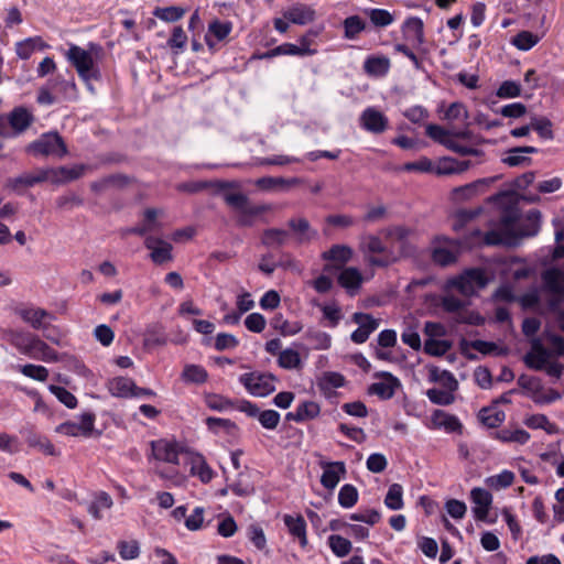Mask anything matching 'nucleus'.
I'll use <instances>...</instances> for the list:
<instances>
[{"label": "nucleus", "instance_id": "1a4fd4ad", "mask_svg": "<svg viewBox=\"0 0 564 564\" xmlns=\"http://www.w3.org/2000/svg\"><path fill=\"white\" fill-rule=\"evenodd\" d=\"M542 280L547 292L552 294L550 308L557 311L564 299V270L551 268L542 273Z\"/></svg>", "mask_w": 564, "mask_h": 564}, {"label": "nucleus", "instance_id": "58836bf2", "mask_svg": "<svg viewBox=\"0 0 564 564\" xmlns=\"http://www.w3.org/2000/svg\"><path fill=\"white\" fill-rule=\"evenodd\" d=\"M524 424L532 430L541 429L550 435L558 433V426L551 423L545 414H532L524 420Z\"/></svg>", "mask_w": 564, "mask_h": 564}, {"label": "nucleus", "instance_id": "cd10ccee", "mask_svg": "<svg viewBox=\"0 0 564 564\" xmlns=\"http://www.w3.org/2000/svg\"><path fill=\"white\" fill-rule=\"evenodd\" d=\"M549 357V350L536 339L532 344V350L524 356V362L530 369L540 371L546 367Z\"/></svg>", "mask_w": 564, "mask_h": 564}, {"label": "nucleus", "instance_id": "338daca9", "mask_svg": "<svg viewBox=\"0 0 564 564\" xmlns=\"http://www.w3.org/2000/svg\"><path fill=\"white\" fill-rule=\"evenodd\" d=\"M338 431L358 444H362L367 440V435L361 427L349 426L346 423H340L338 425Z\"/></svg>", "mask_w": 564, "mask_h": 564}, {"label": "nucleus", "instance_id": "c9c22d12", "mask_svg": "<svg viewBox=\"0 0 564 564\" xmlns=\"http://www.w3.org/2000/svg\"><path fill=\"white\" fill-rule=\"evenodd\" d=\"M25 442L30 447L37 448L40 452L47 456H55L56 449L52 442L44 435L34 431H29L25 436Z\"/></svg>", "mask_w": 564, "mask_h": 564}, {"label": "nucleus", "instance_id": "f03ea898", "mask_svg": "<svg viewBox=\"0 0 564 564\" xmlns=\"http://www.w3.org/2000/svg\"><path fill=\"white\" fill-rule=\"evenodd\" d=\"M11 343L22 355L30 358L43 361L57 360L56 350L31 333H13Z\"/></svg>", "mask_w": 564, "mask_h": 564}, {"label": "nucleus", "instance_id": "b1692460", "mask_svg": "<svg viewBox=\"0 0 564 564\" xmlns=\"http://www.w3.org/2000/svg\"><path fill=\"white\" fill-rule=\"evenodd\" d=\"M541 212L539 209L529 210L523 219L519 220L517 230L518 243L521 238L535 236L541 226Z\"/></svg>", "mask_w": 564, "mask_h": 564}, {"label": "nucleus", "instance_id": "4be33fe9", "mask_svg": "<svg viewBox=\"0 0 564 564\" xmlns=\"http://www.w3.org/2000/svg\"><path fill=\"white\" fill-rule=\"evenodd\" d=\"M191 464V475L196 476L203 484H208L214 478V470L207 464L205 457L199 453L186 451Z\"/></svg>", "mask_w": 564, "mask_h": 564}, {"label": "nucleus", "instance_id": "72a5a7b5", "mask_svg": "<svg viewBox=\"0 0 564 564\" xmlns=\"http://www.w3.org/2000/svg\"><path fill=\"white\" fill-rule=\"evenodd\" d=\"M478 419L485 426L496 429L506 420V413L496 405H490L479 411Z\"/></svg>", "mask_w": 564, "mask_h": 564}, {"label": "nucleus", "instance_id": "49530a36", "mask_svg": "<svg viewBox=\"0 0 564 564\" xmlns=\"http://www.w3.org/2000/svg\"><path fill=\"white\" fill-rule=\"evenodd\" d=\"M531 127L532 130H534L540 138L544 140H553L554 139V132H553V123L550 119L546 117H534L531 120Z\"/></svg>", "mask_w": 564, "mask_h": 564}, {"label": "nucleus", "instance_id": "c85d7f7f", "mask_svg": "<svg viewBox=\"0 0 564 564\" xmlns=\"http://www.w3.org/2000/svg\"><path fill=\"white\" fill-rule=\"evenodd\" d=\"M47 181V172L44 169L36 171L35 173H24L8 181V186L13 191L21 188L32 187L39 183Z\"/></svg>", "mask_w": 564, "mask_h": 564}, {"label": "nucleus", "instance_id": "6e6d98bb", "mask_svg": "<svg viewBox=\"0 0 564 564\" xmlns=\"http://www.w3.org/2000/svg\"><path fill=\"white\" fill-rule=\"evenodd\" d=\"M429 400L437 405H449L455 401V397L451 391L432 388L426 391Z\"/></svg>", "mask_w": 564, "mask_h": 564}, {"label": "nucleus", "instance_id": "9b49d317", "mask_svg": "<svg viewBox=\"0 0 564 564\" xmlns=\"http://www.w3.org/2000/svg\"><path fill=\"white\" fill-rule=\"evenodd\" d=\"M301 43L299 45L292 43H283L272 50H268L261 54H253L254 58H271L279 55H297V56H308L313 55L317 52L315 47H312V41L310 37H301Z\"/></svg>", "mask_w": 564, "mask_h": 564}, {"label": "nucleus", "instance_id": "79ce46f5", "mask_svg": "<svg viewBox=\"0 0 564 564\" xmlns=\"http://www.w3.org/2000/svg\"><path fill=\"white\" fill-rule=\"evenodd\" d=\"M384 505L390 510H400L403 508V488L400 484H392L384 498Z\"/></svg>", "mask_w": 564, "mask_h": 564}, {"label": "nucleus", "instance_id": "aec40b11", "mask_svg": "<svg viewBox=\"0 0 564 564\" xmlns=\"http://www.w3.org/2000/svg\"><path fill=\"white\" fill-rule=\"evenodd\" d=\"M85 170L86 166L83 164L73 167L59 166L44 169V171L47 172V181L56 184L78 180L84 175Z\"/></svg>", "mask_w": 564, "mask_h": 564}, {"label": "nucleus", "instance_id": "f704fd0d", "mask_svg": "<svg viewBox=\"0 0 564 564\" xmlns=\"http://www.w3.org/2000/svg\"><path fill=\"white\" fill-rule=\"evenodd\" d=\"M303 337L315 350H327L332 346V336L319 329L308 328Z\"/></svg>", "mask_w": 564, "mask_h": 564}, {"label": "nucleus", "instance_id": "680f3d73", "mask_svg": "<svg viewBox=\"0 0 564 564\" xmlns=\"http://www.w3.org/2000/svg\"><path fill=\"white\" fill-rule=\"evenodd\" d=\"M520 220V215L518 209L514 208H508L506 209L501 217H500V226L502 227V230L505 231H511L517 232L514 229L516 224H518Z\"/></svg>", "mask_w": 564, "mask_h": 564}, {"label": "nucleus", "instance_id": "5fc2aeb1", "mask_svg": "<svg viewBox=\"0 0 564 564\" xmlns=\"http://www.w3.org/2000/svg\"><path fill=\"white\" fill-rule=\"evenodd\" d=\"M301 422L316 419L321 413V406L314 401H304L296 406Z\"/></svg>", "mask_w": 564, "mask_h": 564}, {"label": "nucleus", "instance_id": "3c124183", "mask_svg": "<svg viewBox=\"0 0 564 564\" xmlns=\"http://www.w3.org/2000/svg\"><path fill=\"white\" fill-rule=\"evenodd\" d=\"M206 405L214 411L223 412L235 406V402L224 395L209 393L205 397Z\"/></svg>", "mask_w": 564, "mask_h": 564}, {"label": "nucleus", "instance_id": "f8f14e48", "mask_svg": "<svg viewBox=\"0 0 564 564\" xmlns=\"http://www.w3.org/2000/svg\"><path fill=\"white\" fill-rule=\"evenodd\" d=\"M360 127L373 134H381L389 128L388 117L375 107H367L359 117Z\"/></svg>", "mask_w": 564, "mask_h": 564}, {"label": "nucleus", "instance_id": "052dcab7", "mask_svg": "<svg viewBox=\"0 0 564 564\" xmlns=\"http://www.w3.org/2000/svg\"><path fill=\"white\" fill-rule=\"evenodd\" d=\"M248 538L251 543L258 549L263 550L267 546V538L261 525L252 523L248 527Z\"/></svg>", "mask_w": 564, "mask_h": 564}, {"label": "nucleus", "instance_id": "a18cd8bd", "mask_svg": "<svg viewBox=\"0 0 564 564\" xmlns=\"http://www.w3.org/2000/svg\"><path fill=\"white\" fill-rule=\"evenodd\" d=\"M426 135L433 141L444 145L446 149L453 140L452 131L446 130L442 126L435 123H431L426 127Z\"/></svg>", "mask_w": 564, "mask_h": 564}, {"label": "nucleus", "instance_id": "a878e982", "mask_svg": "<svg viewBox=\"0 0 564 564\" xmlns=\"http://www.w3.org/2000/svg\"><path fill=\"white\" fill-rule=\"evenodd\" d=\"M390 59L384 55H368L362 69L369 77H384L390 70Z\"/></svg>", "mask_w": 564, "mask_h": 564}, {"label": "nucleus", "instance_id": "7ed1b4c3", "mask_svg": "<svg viewBox=\"0 0 564 564\" xmlns=\"http://www.w3.org/2000/svg\"><path fill=\"white\" fill-rule=\"evenodd\" d=\"M361 251L367 257V262L371 267L388 268L399 260L394 250L388 247L383 240L376 235H368L360 245Z\"/></svg>", "mask_w": 564, "mask_h": 564}, {"label": "nucleus", "instance_id": "f257e3e1", "mask_svg": "<svg viewBox=\"0 0 564 564\" xmlns=\"http://www.w3.org/2000/svg\"><path fill=\"white\" fill-rule=\"evenodd\" d=\"M489 279L481 268L465 269L462 273L446 280L444 291L456 290L464 296H473L477 290L485 289Z\"/></svg>", "mask_w": 564, "mask_h": 564}, {"label": "nucleus", "instance_id": "603ef678", "mask_svg": "<svg viewBox=\"0 0 564 564\" xmlns=\"http://www.w3.org/2000/svg\"><path fill=\"white\" fill-rule=\"evenodd\" d=\"M348 519L350 521L375 525L381 520V513L376 509H365L348 514Z\"/></svg>", "mask_w": 564, "mask_h": 564}, {"label": "nucleus", "instance_id": "69168bd1", "mask_svg": "<svg viewBox=\"0 0 564 564\" xmlns=\"http://www.w3.org/2000/svg\"><path fill=\"white\" fill-rule=\"evenodd\" d=\"M239 345V340L236 336L228 333H219L215 338L214 347L218 351L227 349H234Z\"/></svg>", "mask_w": 564, "mask_h": 564}, {"label": "nucleus", "instance_id": "c756f323", "mask_svg": "<svg viewBox=\"0 0 564 564\" xmlns=\"http://www.w3.org/2000/svg\"><path fill=\"white\" fill-rule=\"evenodd\" d=\"M302 180L299 177L284 178V177H273V176H264L260 177L256 181L257 187L262 191H272L275 188H290L296 185H300Z\"/></svg>", "mask_w": 564, "mask_h": 564}, {"label": "nucleus", "instance_id": "2f4dec72", "mask_svg": "<svg viewBox=\"0 0 564 564\" xmlns=\"http://www.w3.org/2000/svg\"><path fill=\"white\" fill-rule=\"evenodd\" d=\"M113 506L111 496L106 491H98L94 495V500L90 502L87 511L95 520L104 518L102 510H109Z\"/></svg>", "mask_w": 564, "mask_h": 564}, {"label": "nucleus", "instance_id": "393cba45", "mask_svg": "<svg viewBox=\"0 0 564 564\" xmlns=\"http://www.w3.org/2000/svg\"><path fill=\"white\" fill-rule=\"evenodd\" d=\"M337 276L338 284L350 295H354L361 286L364 278L359 269L355 267H344Z\"/></svg>", "mask_w": 564, "mask_h": 564}, {"label": "nucleus", "instance_id": "a211bd4d", "mask_svg": "<svg viewBox=\"0 0 564 564\" xmlns=\"http://www.w3.org/2000/svg\"><path fill=\"white\" fill-rule=\"evenodd\" d=\"M33 121V113L23 106L13 108L8 115V122L12 130L13 137H17L26 131Z\"/></svg>", "mask_w": 564, "mask_h": 564}, {"label": "nucleus", "instance_id": "7c9ffc66", "mask_svg": "<svg viewBox=\"0 0 564 564\" xmlns=\"http://www.w3.org/2000/svg\"><path fill=\"white\" fill-rule=\"evenodd\" d=\"M19 316L34 329L45 328L44 319L50 317L51 314L43 308L23 307L17 311Z\"/></svg>", "mask_w": 564, "mask_h": 564}, {"label": "nucleus", "instance_id": "e2e57ef3", "mask_svg": "<svg viewBox=\"0 0 564 564\" xmlns=\"http://www.w3.org/2000/svg\"><path fill=\"white\" fill-rule=\"evenodd\" d=\"M445 119L449 121L468 119V110L466 106L460 101L452 102L445 111Z\"/></svg>", "mask_w": 564, "mask_h": 564}, {"label": "nucleus", "instance_id": "39448f33", "mask_svg": "<svg viewBox=\"0 0 564 564\" xmlns=\"http://www.w3.org/2000/svg\"><path fill=\"white\" fill-rule=\"evenodd\" d=\"M25 152L34 156L64 158L68 150L62 135L56 131L42 133L36 140L29 143Z\"/></svg>", "mask_w": 564, "mask_h": 564}, {"label": "nucleus", "instance_id": "5701e85b", "mask_svg": "<svg viewBox=\"0 0 564 564\" xmlns=\"http://www.w3.org/2000/svg\"><path fill=\"white\" fill-rule=\"evenodd\" d=\"M283 522L288 528L290 535L299 541V544L302 549H305L308 544V539L306 532V521L303 516L297 514L296 517H293L291 514H284Z\"/></svg>", "mask_w": 564, "mask_h": 564}, {"label": "nucleus", "instance_id": "6ab92c4d", "mask_svg": "<svg viewBox=\"0 0 564 564\" xmlns=\"http://www.w3.org/2000/svg\"><path fill=\"white\" fill-rule=\"evenodd\" d=\"M319 466L323 468L321 476V484L326 489H334L339 480L340 475L346 474V466L344 462H321Z\"/></svg>", "mask_w": 564, "mask_h": 564}, {"label": "nucleus", "instance_id": "8fccbe9b", "mask_svg": "<svg viewBox=\"0 0 564 564\" xmlns=\"http://www.w3.org/2000/svg\"><path fill=\"white\" fill-rule=\"evenodd\" d=\"M18 370L23 376L41 382L48 378V370L44 366L26 364L18 366Z\"/></svg>", "mask_w": 564, "mask_h": 564}, {"label": "nucleus", "instance_id": "0eeeda50", "mask_svg": "<svg viewBox=\"0 0 564 564\" xmlns=\"http://www.w3.org/2000/svg\"><path fill=\"white\" fill-rule=\"evenodd\" d=\"M278 380L276 376L270 372H247L239 377V382L245 389L253 397H267L275 391L274 382Z\"/></svg>", "mask_w": 564, "mask_h": 564}, {"label": "nucleus", "instance_id": "20e7f679", "mask_svg": "<svg viewBox=\"0 0 564 564\" xmlns=\"http://www.w3.org/2000/svg\"><path fill=\"white\" fill-rule=\"evenodd\" d=\"M90 50L86 51L83 47L72 44L66 53L67 61L75 67L78 76L88 82L90 79H99L100 72L95 64L93 52L96 46L89 45Z\"/></svg>", "mask_w": 564, "mask_h": 564}, {"label": "nucleus", "instance_id": "4468645a", "mask_svg": "<svg viewBox=\"0 0 564 564\" xmlns=\"http://www.w3.org/2000/svg\"><path fill=\"white\" fill-rule=\"evenodd\" d=\"M375 378H380L382 381L370 384L368 392L382 400L391 399L394 395L395 390L400 387V380L391 372L379 371L375 373Z\"/></svg>", "mask_w": 564, "mask_h": 564}, {"label": "nucleus", "instance_id": "473e14b6", "mask_svg": "<svg viewBox=\"0 0 564 564\" xmlns=\"http://www.w3.org/2000/svg\"><path fill=\"white\" fill-rule=\"evenodd\" d=\"M135 382L128 377H116L109 381L108 389L111 395L117 398H132Z\"/></svg>", "mask_w": 564, "mask_h": 564}, {"label": "nucleus", "instance_id": "f3484780", "mask_svg": "<svg viewBox=\"0 0 564 564\" xmlns=\"http://www.w3.org/2000/svg\"><path fill=\"white\" fill-rule=\"evenodd\" d=\"M352 321L359 325L350 335L355 344L366 343L370 334L379 327V321L368 313L357 312L352 315Z\"/></svg>", "mask_w": 564, "mask_h": 564}, {"label": "nucleus", "instance_id": "ddd939ff", "mask_svg": "<svg viewBox=\"0 0 564 564\" xmlns=\"http://www.w3.org/2000/svg\"><path fill=\"white\" fill-rule=\"evenodd\" d=\"M151 447L155 459L174 465H178L180 455L186 453V451L176 442H170L166 440L153 441L151 442Z\"/></svg>", "mask_w": 564, "mask_h": 564}, {"label": "nucleus", "instance_id": "dca6fc26", "mask_svg": "<svg viewBox=\"0 0 564 564\" xmlns=\"http://www.w3.org/2000/svg\"><path fill=\"white\" fill-rule=\"evenodd\" d=\"M144 247L151 251L150 259L154 264L161 265L173 260V246L159 237L148 236Z\"/></svg>", "mask_w": 564, "mask_h": 564}, {"label": "nucleus", "instance_id": "2eb2a0df", "mask_svg": "<svg viewBox=\"0 0 564 564\" xmlns=\"http://www.w3.org/2000/svg\"><path fill=\"white\" fill-rule=\"evenodd\" d=\"M352 258V249L346 245H334L327 251L322 253V259L334 262L323 267V272L330 273L333 270H339Z\"/></svg>", "mask_w": 564, "mask_h": 564}, {"label": "nucleus", "instance_id": "c03bdc74", "mask_svg": "<svg viewBox=\"0 0 564 564\" xmlns=\"http://www.w3.org/2000/svg\"><path fill=\"white\" fill-rule=\"evenodd\" d=\"M289 232L284 229L269 228L263 231L262 243L267 247L282 246L286 242Z\"/></svg>", "mask_w": 564, "mask_h": 564}, {"label": "nucleus", "instance_id": "412c9836", "mask_svg": "<svg viewBox=\"0 0 564 564\" xmlns=\"http://www.w3.org/2000/svg\"><path fill=\"white\" fill-rule=\"evenodd\" d=\"M431 427L444 429L447 433H462L463 424L456 415L437 409L431 415Z\"/></svg>", "mask_w": 564, "mask_h": 564}, {"label": "nucleus", "instance_id": "9d476101", "mask_svg": "<svg viewBox=\"0 0 564 564\" xmlns=\"http://www.w3.org/2000/svg\"><path fill=\"white\" fill-rule=\"evenodd\" d=\"M80 422L66 421L57 425L56 432L67 436L90 437L95 431L96 414L94 412H84L80 414Z\"/></svg>", "mask_w": 564, "mask_h": 564}, {"label": "nucleus", "instance_id": "774afa93", "mask_svg": "<svg viewBox=\"0 0 564 564\" xmlns=\"http://www.w3.org/2000/svg\"><path fill=\"white\" fill-rule=\"evenodd\" d=\"M280 413L275 410H264L258 415L259 423L263 429L274 430L280 423Z\"/></svg>", "mask_w": 564, "mask_h": 564}, {"label": "nucleus", "instance_id": "864d4df0", "mask_svg": "<svg viewBox=\"0 0 564 564\" xmlns=\"http://www.w3.org/2000/svg\"><path fill=\"white\" fill-rule=\"evenodd\" d=\"M117 550L122 560H134L140 555V545L135 540L124 541L121 540L117 543Z\"/></svg>", "mask_w": 564, "mask_h": 564}, {"label": "nucleus", "instance_id": "09e8293b", "mask_svg": "<svg viewBox=\"0 0 564 564\" xmlns=\"http://www.w3.org/2000/svg\"><path fill=\"white\" fill-rule=\"evenodd\" d=\"M278 365H279V367H281L283 369H288V370L295 369V368L300 367L301 357H300L299 351L291 349V348L281 350L279 352Z\"/></svg>", "mask_w": 564, "mask_h": 564}, {"label": "nucleus", "instance_id": "0e129e2a", "mask_svg": "<svg viewBox=\"0 0 564 564\" xmlns=\"http://www.w3.org/2000/svg\"><path fill=\"white\" fill-rule=\"evenodd\" d=\"M502 163L508 166H524L532 163L530 156L524 155L522 152H513V148L507 151V155L502 158Z\"/></svg>", "mask_w": 564, "mask_h": 564}, {"label": "nucleus", "instance_id": "4c0bfd02", "mask_svg": "<svg viewBox=\"0 0 564 564\" xmlns=\"http://www.w3.org/2000/svg\"><path fill=\"white\" fill-rule=\"evenodd\" d=\"M181 378L186 383L203 384L208 380V372L203 366L191 364L184 367Z\"/></svg>", "mask_w": 564, "mask_h": 564}, {"label": "nucleus", "instance_id": "423d86ee", "mask_svg": "<svg viewBox=\"0 0 564 564\" xmlns=\"http://www.w3.org/2000/svg\"><path fill=\"white\" fill-rule=\"evenodd\" d=\"M224 200L228 206L240 213L238 224L245 227L252 225L253 217L270 210L269 205H250L248 196L242 193H226L224 194Z\"/></svg>", "mask_w": 564, "mask_h": 564}, {"label": "nucleus", "instance_id": "ea45409f", "mask_svg": "<svg viewBox=\"0 0 564 564\" xmlns=\"http://www.w3.org/2000/svg\"><path fill=\"white\" fill-rule=\"evenodd\" d=\"M327 545L337 557H345L352 550L351 542L339 534H330L327 538Z\"/></svg>", "mask_w": 564, "mask_h": 564}, {"label": "nucleus", "instance_id": "a19ab883", "mask_svg": "<svg viewBox=\"0 0 564 564\" xmlns=\"http://www.w3.org/2000/svg\"><path fill=\"white\" fill-rule=\"evenodd\" d=\"M495 438L503 443H518L523 445L529 442L530 434L522 429H517L513 431L503 429L495 433Z\"/></svg>", "mask_w": 564, "mask_h": 564}, {"label": "nucleus", "instance_id": "e433bc0d", "mask_svg": "<svg viewBox=\"0 0 564 564\" xmlns=\"http://www.w3.org/2000/svg\"><path fill=\"white\" fill-rule=\"evenodd\" d=\"M284 18L292 23L304 25L313 21L314 11L310 7L297 4L285 11Z\"/></svg>", "mask_w": 564, "mask_h": 564}, {"label": "nucleus", "instance_id": "6e6552de", "mask_svg": "<svg viewBox=\"0 0 564 564\" xmlns=\"http://www.w3.org/2000/svg\"><path fill=\"white\" fill-rule=\"evenodd\" d=\"M459 241L445 236L435 237L431 251L433 263L440 267H448L456 263L459 254Z\"/></svg>", "mask_w": 564, "mask_h": 564}, {"label": "nucleus", "instance_id": "bf43d9fd", "mask_svg": "<svg viewBox=\"0 0 564 564\" xmlns=\"http://www.w3.org/2000/svg\"><path fill=\"white\" fill-rule=\"evenodd\" d=\"M402 170L405 172L434 173V164L429 158L422 156L417 161L404 163Z\"/></svg>", "mask_w": 564, "mask_h": 564}, {"label": "nucleus", "instance_id": "37998d69", "mask_svg": "<svg viewBox=\"0 0 564 564\" xmlns=\"http://www.w3.org/2000/svg\"><path fill=\"white\" fill-rule=\"evenodd\" d=\"M358 490L354 485L345 484L338 492V503L345 509L352 508L358 501Z\"/></svg>", "mask_w": 564, "mask_h": 564}, {"label": "nucleus", "instance_id": "de8ad7c7", "mask_svg": "<svg viewBox=\"0 0 564 564\" xmlns=\"http://www.w3.org/2000/svg\"><path fill=\"white\" fill-rule=\"evenodd\" d=\"M274 329H279L283 336H293L300 333L303 325L300 322L290 323L283 318L282 314L276 315L272 319Z\"/></svg>", "mask_w": 564, "mask_h": 564}, {"label": "nucleus", "instance_id": "13d9d810", "mask_svg": "<svg viewBox=\"0 0 564 564\" xmlns=\"http://www.w3.org/2000/svg\"><path fill=\"white\" fill-rule=\"evenodd\" d=\"M451 348V344L447 340L430 338L425 340L424 351L431 356H443Z\"/></svg>", "mask_w": 564, "mask_h": 564}, {"label": "nucleus", "instance_id": "4d7b16f0", "mask_svg": "<svg viewBox=\"0 0 564 564\" xmlns=\"http://www.w3.org/2000/svg\"><path fill=\"white\" fill-rule=\"evenodd\" d=\"M50 391L68 409H75L77 406V398L66 388L52 384Z\"/></svg>", "mask_w": 564, "mask_h": 564}, {"label": "nucleus", "instance_id": "bb28decb", "mask_svg": "<svg viewBox=\"0 0 564 564\" xmlns=\"http://www.w3.org/2000/svg\"><path fill=\"white\" fill-rule=\"evenodd\" d=\"M482 242L490 247H516L518 246L517 232L492 229L485 232Z\"/></svg>", "mask_w": 564, "mask_h": 564}]
</instances>
